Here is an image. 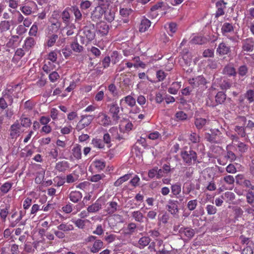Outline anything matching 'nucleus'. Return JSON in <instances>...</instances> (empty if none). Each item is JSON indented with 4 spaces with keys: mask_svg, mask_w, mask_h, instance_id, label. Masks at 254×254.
I'll return each instance as SVG.
<instances>
[{
    "mask_svg": "<svg viewBox=\"0 0 254 254\" xmlns=\"http://www.w3.org/2000/svg\"><path fill=\"white\" fill-rule=\"evenodd\" d=\"M187 147L184 148L180 153V156L184 163L189 166L194 164L200 163V162L197 159L196 152L191 148H190L189 150H187Z\"/></svg>",
    "mask_w": 254,
    "mask_h": 254,
    "instance_id": "nucleus-1",
    "label": "nucleus"
},
{
    "mask_svg": "<svg viewBox=\"0 0 254 254\" xmlns=\"http://www.w3.org/2000/svg\"><path fill=\"white\" fill-rule=\"evenodd\" d=\"M21 90L19 84L9 85L6 88L4 89L2 94L5 99H6L10 104H12L13 102L14 98H18L19 94Z\"/></svg>",
    "mask_w": 254,
    "mask_h": 254,
    "instance_id": "nucleus-2",
    "label": "nucleus"
},
{
    "mask_svg": "<svg viewBox=\"0 0 254 254\" xmlns=\"http://www.w3.org/2000/svg\"><path fill=\"white\" fill-rule=\"evenodd\" d=\"M226 99V95L222 91L218 92L215 96V101L210 97L206 100V105L209 107H214L224 103Z\"/></svg>",
    "mask_w": 254,
    "mask_h": 254,
    "instance_id": "nucleus-3",
    "label": "nucleus"
},
{
    "mask_svg": "<svg viewBox=\"0 0 254 254\" xmlns=\"http://www.w3.org/2000/svg\"><path fill=\"white\" fill-rule=\"evenodd\" d=\"M94 119L93 115H82L76 126L77 129L80 130L88 126Z\"/></svg>",
    "mask_w": 254,
    "mask_h": 254,
    "instance_id": "nucleus-4",
    "label": "nucleus"
},
{
    "mask_svg": "<svg viewBox=\"0 0 254 254\" xmlns=\"http://www.w3.org/2000/svg\"><path fill=\"white\" fill-rule=\"evenodd\" d=\"M216 54L219 56L230 55L231 53V47L224 41H222L216 48Z\"/></svg>",
    "mask_w": 254,
    "mask_h": 254,
    "instance_id": "nucleus-5",
    "label": "nucleus"
},
{
    "mask_svg": "<svg viewBox=\"0 0 254 254\" xmlns=\"http://www.w3.org/2000/svg\"><path fill=\"white\" fill-rule=\"evenodd\" d=\"M254 48V40L253 38H249L242 41V51L245 54H248L249 52H252Z\"/></svg>",
    "mask_w": 254,
    "mask_h": 254,
    "instance_id": "nucleus-6",
    "label": "nucleus"
},
{
    "mask_svg": "<svg viewBox=\"0 0 254 254\" xmlns=\"http://www.w3.org/2000/svg\"><path fill=\"white\" fill-rule=\"evenodd\" d=\"M21 126L18 121H16L11 125L9 131H10V137L13 139H16L20 134Z\"/></svg>",
    "mask_w": 254,
    "mask_h": 254,
    "instance_id": "nucleus-7",
    "label": "nucleus"
},
{
    "mask_svg": "<svg viewBox=\"0 0 254 254\" xmlns=\"http://www.w3.org/2000/svg\"><path fill=\"white\" fill-rule=\"evenodd\" d=\"M83 34L88 42L93 40L95 37V29L94 25L84 27L83 29Z\"/></svg>",
    "mask_w": 254,
    "mask_h": 254,
    "instance_id": "nucleus-8",
    "label": "nucleus"
},
{
    "mask_svg": "<svg viewBox=\"0 0 254 254\" xmlns=\"http://www.w3.org/2000/svg\"><path fill=\"white\" fill-rule=\"evenodd\" d=\"M109 108V112L112 114L113 121L117 122L120 117L119 115L120 108L118 104L116 103H113L108 105Z\"/></svg>",
    "mask_w": 254,
    "mask_h": 254,
    "instance_id": "nucleus-9",
    "label": "nucleus"
},
{
    "mask_svg": "<svg viewBox=\"0 0 254 254\" xmlns=\"http://www.w3.org/2000/svg\"><path fill=\"white\" fill-rule=\"evenodd\" d=\"M189 83L193 88H196L200 86L205 85L206 83V81L202 75H199L195 78L190 79Z\"/></svg>",
    "mask_w": 254,
    "mask_h": 254,
    "instance_id": "nucleus-10",
    "label": "nucleus"
},
{
    "mask_svg": "<svg viewBox=\"0 0 254 254\" xmlns=\"http://www.w3.org/2000/svg\"><path fill=\"white\" fill-rule=\"evenodd\" d=\"M136 104V100L131 95H127L120 100V105L121 108L127 105L130 107H133Z\"/></svg>",
    "mask_w": 254,
    "mask_h": 254,
    "instance_id": "nucleus-11",
    "label": "nucleus"
},
{
    "mask_svg": "<svg viewBox=\"0 0 254 254\" xmlns=\"http://www.w3.org/2000/svg\"><path fill=\"white\" fill-rule=\"evenodd\" d=\"M109 26L105 22L101 21L96 24V31L101 36L107 35L109 31Z\"/></svg>",
    "mask_w": 254,
    "mask_h": 254,
    "instance_id": "nucleus-12",
    "label": "nucleus"
},
{
    "mask_svg": "<svg viewBox=\"0 0 254 254\" xmlns=\"http://www.w3.org/2000/svg\"><path fill=\"white\" fill-rule=\"evenodd\" d=\"M178 201L173 199H169L168 204L166 206L168 211L172 214L176 215L179 212Z\"/></svg>",
    "mask_w": 254,
    "mask_h": 254,
    "instance_id": "nucleus-13",
    "label": "nucleus"
},
{
    "mask_svg": "<svg viewBox=\"0 0 254 254\" xmlns=\"http://www.w3.org/2000/svg\"><path fill=\"white\" fill-rule=\"evenodd\" d=\"M8 11L12 14V19H13V21L15 23L14 24V26L21 23L24 20V16L19 11L12 10L11 9H8Z\"/></svg>",
    "mask_w": 254,
    "mask_h": 254,
    "instance_id": "nucleus-14",
    "label": "nucleus"
},
{
    "mask_svg": "<svg viewBox=\"0 0 254 254\" xmlns=\"http://www.w3.org/2000/svg\"><path fill=\"white\" fill-rule=\"evenodd\" d=\"M97 119L98 123L104 127H107L111 125V119L106 114L100 113L98 115Z\"/></svg>",
    "mask_w": 254,
    "mask_h": 254,
    "instance_id": "nucleus-15",
    "label": "nucleus"
},
{
    "mask_svg": "<svg viewBox=\"0 0 254 254\" xmlns=\"http://www.w3.org/2000/svg\"><path fill=\"white\" fill-rule=\"evenodd\" d=\"M27 51L24 48H17L15 52L13 57L12 59V62L15 64H17L21 58L24 56Z\"/></svg>",
    "mask_w": 254,
    "mask_h": 254,
    "instance_id": "nucleus-16",
    "label": "nucleus"
},
{
    "mask_svg": "<svg viewBox=\"0 0 254 254\" xmlns=\"http://www.w3.org/2000/svg\"><path fill=\"white\" fill-rule=\"evenodd\" d=\"M8 219L9 223V226L12 228L15 227L20 222L17 216V211L15 209L12 210Z\"/></svg>",
    "mask_w": 254,
    "mask_h": 254,
    "instance_id": "nucleus-17",
    "label": "nucleus"
},
{
    "mask_svg": "<svg viewBox=\"0 0 254 254\" xmlns=\"http://www.w3.org/2000/svg\"><path fill=\"white\" fill-rule=\"evenodd\" d=\"M70 167L69 163L65 160L59 161L55 166V170L59 172L64 173Z\"/></svg>",
    "mask_w": 254,
    "mask_h": 254,
    "instance_id": "nucleus-18",
    "label": "nucleus"
},
{
    "mask_svg": "<svg viewBox=\"0 0 254 254\" xmlns=\"http://www.w3.org/2000/svg\"><path fill=\"white\" fill-rule=\"evenodd\" d=\"M104 8L101 6L96 7L91 13V18L93 21L99 20L104 14Z\"/></svg>",
    "mask_w": 254,
    "mask_h": 254,
    "instance_id": "nucleus-19",
    "label": "nucleus"
},
{
    "mask_svg": "<svg viewBox=\"0 0 254 254\" xmlns=\"http://www.w3.org/2000/svg\"><path fill=\"white\" fill-rule=\"evenodd\" d=\"M68 197L71 201L76 203L81 200L82 197V194L79 191L73 190L69 193Z\"/></svg>",
    "mask_w": 254,
    "mask_h": 254,
    "instance_id": "nucleus-20",
    "label": "nucleus"
},
{
    "mask_svg": "<svg viewBox=\"0 0 254 254\" xmlns=\"http://www.w3.org/2000/svg\"><path fill=\"white\" fill-rule=\"evenodd\" d=\"M227 2L223 0L219 1L216 2V6L217 10L216 12V16L219 17L224 14V9L226 7Z\"/></svg>",
    "mask_w": 254,
    "mask_h": 254,
    "instance_id": "nucleus-21",
    "label": "nucleus"
},
{
    "mask_svg": "<svg viewBox=\"0 0 254 254\" xmlns=\"http://www.w3.org/2000/svg\"><path fill=\"white\" fill-rule=\"evenodd\" d=\"M13 19L11 20H3L0 22V31L4 32L9 30L11 26H14Z\"/></svg>",
    "mask_w": 254,
    "mask_h": 254,
    "instance_id": "nucleus-22",
    "label": "nucleus"
},
{
    "mask_svg": "<svg viewBox=\"0 0 254 254\" xmlns=\"http://www.w3.org/2000/svg\"><path fill=\"white\" fill-rule=\"evenodd\" d=\"M36 5L34 2H30L28 4L21 6L20 7V11L25 15H30L33 11V7Z\"/></svg>",
    "mask_w": 254,
    "mask_h": 254,
    "instance_id": "nucleus-23",
    "label": "nucleus"
},
{
    "mask_svg": "<svg viewBox=\"0 0 254 254\" xmlns=\"http://www.w3.org/2000/svg\"><path fill=\"white\" fill-rule=\"evenodd\" d=\"M151 24V21L144 17L141 20L139 24V31L141 33L145 32L150 27Z\"/></svg>",
    "mask_w": 254,
    "mask_h": 254,
    "instance_id": "nucleus-24",
    "label": "nucleus"
},
{
    "mask_svg": "<svg viewBox=\"0 0 254 254\" xmlns=\"http://www.w3.org/2000/svg\"><path fill=\"white\" fill-rule=\"evenodd\" d=\"M179 232L181 236H184L189 239L191 238L194 235V230L189 227H181Z\"/></svg>",
    "mask_w": 254,
    "mask_h": 254,
    "instance_id": "nucleus-25",
    "label": "nucleus"
},
{
    "mask_svg": "<svg viewBox=\"0 0 254 254\" xmlns=\"http://www.w3.org/2000/svg\"><path fill=\"white\" fill-rule=\"evenodd\" d=\"M35 44L36 42L35 39L32 37H28L25 40L24 45L22 47L26 51L28 52L31 49L34 47Z\"/></svg>",
    "mask_w": 254,
    "mask_h": 254,
    "instance_id": "nucleus-26",
    "label": "nucleus"
},
{
    "mask_svg": "<svg viewBox=\"0 0 254 254\" xmlns=\"http://www.w3.org/2000/svg\"><path fill=\"white\" fill-rule=\"evenodd\" d=\"M131 216L135 221L139 223L144 222L145 216L140 210H136L131 213Z\"/></svg>",
    "mask_w": 254,
    "mask_h": 254,
    "instance_id": "nucleus-27",
    "label": "nucleus"
},
{
    "mask_svg": "<svg viewBox=\"0 0 254 254\" xmlns=\"http://www.w3.org/2000/svg\"><path fill=\"white\" fill-rule=\"evenodd\" d=\"M118 207V203L113 200L107 203L106 210L109 214H112L117 211Z\"/></svg>",
    "mask_w": 254,
    "mask_h": 254,
    "instance_id": "nucleus-28",
    "label": "nucleus"
},
{
    "mask_svg": "<svg viewBox=\"0 0 254 254\" xmlns=\"http://www.w3.org/2000/svg\"><path fill=\"white\" fill-rule=\"evenodd\" d=\"M209 120L208 119L197 117L195 118L194 125L196 128L198 130L202 129L207 123Z\"/></svg>",
    "mask_w": 254,
    "mask_h": 254,
    "instance_id": "nucleus-29",
    "label": "nucleus"
},
{
    "mask_svg": "<svg viewBox=\"0 0 254 254\" xmlns=\"http://www.w3.org/2000/svg\"><path fill=\"white\" fill-rule=\"evenodd\" d=\"M171 192L177 198H179L180 201L183 200V196H178L181 192V185L179 183H176L171 186Z\"/></svg>",
    "mask_w": 254,
    "mask_h": 254,
    "instance_id": "nucleus-30",
    "label": "nucleus"
},
{
    "mask_svg": "<svg viewBox=\"0 0 254 254\" xmlns=\"http://www.w3.org/2000/svg\"><path fill=\"white\" fill-rule=\"evenodd\" d=\"M103 243L100 240H96L94 242L92 247L90 248V251L92 253H98L103 248Z\"/></svg>",
    "mask_w": 254,
    "mask_h": 254,
    "instance_id": "nucleus-31",
    "label": "nucleus"
},
{
    "mask_svg": "<svg viewBox=\"0 0 254 254\" xmlns=\"http://www.w3.org/2000/svg\"><path fill=\"white\" fill-rule=\"evenodd\" d=\"M223 73L230 77L235 76L237 74L236 69L231 64H227L224 67Z\"/></svg>",
    "mask_w": 254,
    "mask_h": 254,
    "instance_id": "nucleus-32",
    "label": "nucleus"
},
{
    "mask_svg": "<svg viewBox=\"0 0 254 254\" xmlns=\"http://www.w3.org/2000/svg\"><path fill=\"white\" fill-rule=\"evenodd\" d=\"M181 86V82H174L168 89V92L171 94H177Z\"/></svg>",
    "mask_w": 254,
    "mask_h": 254,
    "instance_id": "nucleus-33",
    "label": "nucleus"
},
{
    "mask_svg": "<svg viewBox=\"0 0 254 254\" xmlns=\"http://www.w3.org/2000/svg\"><path fill=\"white\" fill-rule=\"evenodd\" d=\"M72 155L77 160L81 159V146L76 144L72 149Z\"/></svg>",
    "mask_w": 254,
    "mask_h": 254,
    "instance_id": "nucleus-34",
    "label": "nucleus"
},
{
    "mask_svg": "<svg viewBox=\"0 0 254 254\" xmlns=\"http://www.w3.org/2000/svg\"><path fill=\"white\" fill-rule=\"evenodd\" d=\"M234 30L233 25L230 23H224L221 27V32L223 36H226L228 33L233 32Z\"/></svg>",
    "mask_w": 254,
    "mask_h": 254,
    "instance_id": "nucleus-35",
    "label": "nucleus"
},
{
    "mask_svg": "<svg viewBox=\"0 0 254 254\" xmlns=\"http://www.w3.org/2000/svg\"><path fill=\"white\" fill-rule=\"evenodd\" d=\"M104 18L109 22L113 21L115 17V12L114 9H108L104 10Z\"/></svg>",
    "mask_w": 254,
    "mask_h": 254,
    "instance_id": "nucleus-36",
    "label": "nucleus"
},
{
    "mask_svg": "<svg viewBox=\"0 0 254 254\" xmlns=\"http://www.w3.org/2000/svg\"><path fill=\"white\" fill-rule=\"evenodd\" d=\"M102 208L100 202L97 200L94 203L87 207V210L90 213H95L99 211Z\"/></svg>",
    "mask_w": 254,
    "mask_h": 254,
    "instance_id": "nucleus-37",
    "label": "nucleus"
},
{
    "mask_svg": "<svg viewBox=\"0 0 254 254\" xmlns=\"http://www.w3.org/2000/svg\"><path fill=\"white\" fill-rule=\"evenodd\" d=\"M92 165L98 172H100L105 168L106 163L103 160L96 159L92 162Z\"/></svg>",
    "mask_w": 254,
    "mask_h": 254,
    "instance_id": "nucleus-38",
    "label": "nucleus"
},
{
    "mask_svg": "<svg viewBox=\"0 0 254 254\" xmlns=\"http://www.w3.org/2000/svg\"><path fill=\"white\" fill-rule=\"evenodd\" d=\"M73 223L75 224L76 227L79 229H83L87 223H89L90 221L88 219H82L78 218L76 220H72Z\"/></svg>",
    "mask_w": 254,
    "mask_h": 254,
    "instance_id": "nucleus-39",
    "label": "nucleus"
},
{
    "mask_svg": "<svg viewBox=\"0 0 254 254\" xmlns=\"http://www.w3.org/2000/svg\"><path fill=\"white\" fill-rule=\"evenodd\" d=\"M20 126L26 128L30 127L32 124L30 118L26 117L25 115L22 114L20 118Z\"/></svg>",
    "mask_w": 254,
    "mask_h": 254,
    "instance_id": "nucleus-40",
    "label": "nucleus"
},
{
    "mask_svg": "<svg viewBox=\"0 0 254 254\" xmlns=\"http://www.w3.org/2000/svg\"><path fill=\"white\" fill-rule=\"evenodd\" d=\"M57 228L59 230L62 231L64 232L72 231L74 229V227L72 224L65 222L62 223L60 225H58Z\"/></svg>",
    "mask_w": 254,
    "mask_h": 254,
    "instance_id": "nucleus-41",
    "label": "nucleus"
},
{
    "mask_svg": "<svg viewBox=\"0 0 254 254\" xmlns=\"http://www.w3.org/2000/svg\"><path fill=\"white\" fill-rule=\"evenodd\" d=\"M10 208L9 205H6L4 207L0 209V217L2 222L6 221L7 216L9 213Z\"/></svg>",
    "mask_w": 254,
    "mask_h": 254,
    "instance_id": "nucleus-42",
    "label": "nucleus"
},
{
    "mask_svg": "<svg viewBox=\"0 0 254 254\" xmlns=\"http://www.w3.org/2000/svg\"><path fill=\"white\" fill-rule=\"evenodd\" d=\"M91 144L94 147L98 148L100 149H103L105 148L104 142L103 140L99 138H94L92 139Z\"/></svg>",
    "mask_w": 254,
    "mask_h": 254,
    "instance_id": "nucleus-43",
    "label": "nucleus"
},
{
    "mask_svg": "<svg viewBox=\"0 0 254 254\" xmlns=\"http://www.w3.org/2000/svg\"><path fill=\"white\" fill-rule=\"evenodd\" d=\"M58 39V35L57 34H52L47 37L46 44L48 47H53L56 43Z\"/></svg>",
    "mask_w": 254,
    "mask_h": 254,
    "instance_id": "nucleus-44",
    "label": "nucleus"
},
{
    "mask_svg": "<svg viewBox=\"0 0 254 254\" xmlns=\"http://www.w3.org/2000/svg\"><path fill=\"white\" fill-rule=\"evenodd\" d=\"M165 27L167 29L168 34L170 36H172L173 34L175 33L177 29V24L174 22L167 23Z\"/></svg>",
    "mask_w": 254,
    "mask_h": 254,
    "instance_id": "nucleus-45",
    "label": "nucleus"
},
{
    "mask_svg": "<svg viewBox=\"0 0 254 254\" xmlns=\"http://www.w3.org/2000/svg\"><path fill=\"white\" fill-rule=\"evenodd\" d=\"M234 145L238 148L239 152L241 153H246L249 148V146L248 144L240 141H239L237 144L234 143Z\"/></svg>",
    "mask_w": 254,
    "mask_h": 254,
    "instance_id": "nucleus-46",
    "label": "nucleus"
},
{
    "mask_svg": "<svg viewBox=\"0 0 254 254\" xmlns=\"http://www.w3.org/2000/svg\"><path fill=\"white\" fill-rule=\"evenodd\" d=\"M131 176V174H127L121 177L114 183V186L116 187H119L123 183L128 180L130 178Z\"/></svg>",
    "mask_w": 254,
    "mask_h": 254,
    "instance_id": "nucleus-47",
    "label": "nucleus"
},
{
    "mask_svg": "<svg viewBox=\"0 0 254 254\" xmlns=\"http://www.w3.org/2000/svg\"><path fill=\"white\" fill-rule=\"evenodd\" d=\"M246 129V128L244 127L239 126H236L234 128V130L237 132V135L241 137H245L247 136Z\"/></svg>",
    "mask_w": 254,
    "mask_h": 254,
    "instance_id": "nucleus-48",
    "label": "nucleus"
},
{
    "mask_svg": "<svg viewBox=\"0 0 254 254\" xmlns=\"http://www.w3.org/2000/svg\"><path fill=\"white\" fill-rule=\"evenodd\" d=\"M55 67L56 66L53 63L48 61L47 62H45V64L43 65L42 68L44 72L46 73H49L53 70L55 68Z\"/></svg>",
    "mask_w": 254,
    "mask_h": 254,
    "instance_id": "nucleus-49",
    "label": "nucleus"
},
{
    "mask_svg": "<svg viewBox=\"0 0 254 254\" xmlns=\"http://www.w3.org/2000/svg\"><path fill=\"white\" fill-rule=\"evenodd\" d=\"M12 185V183L6 182L1 186L0 190L3 194H6L11 190Z\"/></svg>",
    "mask_w": 254,
    "mask_h": 254,
    "instance_id": "nucleus-50",
    "label": "nucleus"
},
{
    "mask_svg": "<svg viewBox=\"0 0 254 254\" xmlns=\"http://www.w3.org/2000/svg\"><path fill=\"white\" fill-rule=\"evenodd\" d=\"M165 4L163 2H159L152 6L150 9L152 15L156 14V11H162V7H164Z\"/></svg>",
    "mask_w": 254,
    "mask_h": 254,
    "instance_id": "nucleus-51",
    "label": "nucleus"
},
{
    "mask_svg": "<svg viewBox=\"0 0 254 254\" xmlns=\"http://www.w3.org/2000/svg\"><path fill=\"white\" fill-rule=\"evenodd\" d=\"M151 239L149 237H142L138 241V244L140 249H143L147 246L150 242Z\"/></svg>",
    "mask_w": 254,
    "mask_h": 254,
    "instance_id": "nucleus-52",
    "label": "nucleus"
},
{
    "mask_svg": "<svg viewBox=\"0 0 254 254\" xmlns=\"http://www.w3.org/2000/svg\"><path fill=\"white\" fill-rule=\"evenodd\" d=\"M61 17L65 25L70 23V15L67 8L65 9L63 11L61 14Z\"/></svg>",
    "mask_w": 254,
    "mask_h": 254,
    "instance_id": "nucleus-53",
    "label": "nucleus"
},
{
    "mask_svg": "<svg viewBox=\"0 0 254 254\" xmlns=\"http://www.w3.org/2000/svg\"><path fill=\"white\" fill-rule=\"evenodd\" d=\"M137 228L136 224L135 223L131 222L128 224L126 231L125 232L126 235H131L135 232Z\"/></svg>",
    "mask_w": 254,
    "mask_h": 254,
    "instance_id": "nucleus-54",
    "label": "nucleus"
},
{
    "mask_svg": "<svg viewBox=\"0 0 254 254\" xmlns=\"http://www.w3.org/2000/svg\"><path fill=\"white\" fill-rule=\"evenodd\" d=\"M244 97L248 101L249 103L254 102V90L249 89L244 94Z\"/></svg>",
    "mask_w": 254,
    "mask_h": 254,
    "instance_id": "nucleus-55",
    "label": "nucleus"
},
{
    "mask_svg": "<svg viewBox=\"0 0 254 254\" xmlns=\"http://www.w3.org/2000/svg\"><path fill=\"white\" fill-rule=\"evenodd\" d=\"M246 201L250 205H254V193L249 190L245 195Z\"/></svg>",
    "mask_w": 254,
    "mask_h": 254,
    "instance_id": "nucleus-56",
    "label": "nucleus"
},
{
    "mask_svg": "<svg viewBox=\"0 0 254 254\" xmlns=\"http://www.w3.org/2000/svg\"><path fill=\"white\" fill-rule=\"evenodd\" d=\"M248 72V67L246 65H242L238 68V73L240 77H243L247 75Z\"/></svg>",
    "mask_w": 254,
    "mask_h": 254,
    "instance_id": "nucleus-57",
    "label": "nucleus"
},
{
    "mask_svg": "<svg viewBox=\"0 0 254 254\" xmlns=\"http://www.w3.org/2000/svg\"><path fill=\"white\" fill-rule=\"evenodd\" d=\"M65 28L67 30L66 34L67 36H71L74 33V30L76 29L74 24L71 22L65 25Z\"/></svg>",
    "mask_w": 254,
    "mask_h": 254,
    "instance_id": "nucleus-58",
    "label": "nucleus"
},
{
    "mask_svg": "<svg viewBox=\"0 0 254 254\" xmlns=\"http://www.w3.org/2000/svg\"><path fill=\"white\" fill-rule=\"evenodd\" d=\"M232 210L235 218L237 219L242 216L244 211L240 207L233 206L232 207Z\"/></svg>",
    "mask_w": 254,
    "mask_h": 254,
    "instance_id": "nucleus-59",
    "label": "nucleus"
},
{
    "mask_svg": "<svg viewBox=\"0 0 254 254\" xmlns=\"http://www.w3.org/2000/svg\"><path fill=\"white\" fill-rule=\"evenodd\" d=\"M71 48L75 52L80 53L83 50V47L80 45L77 40L71 44Z\"/></svg>",
    "mask_w": 254,
    "mask_h": 254,
    "instance_id": "nucleus-60",
    "label": "nucleus"
},
{
    "mask_svg": "<svg viewBox=\"0 0 254 254\" xmlns=\"http://www.w3.org/2000/svg\"><path fill=\"white\" fill-rule=\"evenodd\" d=\"M71 11L73 12L75 17V21H79L81 19L82 14L79 10V8L76 6H73L71 7Z\"/></svg>",
    "mask_w": 254,
    "mask_h": 254,
    "instance_id": "nucleus-61",
    "label": "nucleus"
},
{
    "mask_svg": "<svg viewBox=\"0 0 254 254\" xmlns=\"http://www.w3.org/2000/svg\"><path fill=\"white\" fill-rule=\"evenodd\" d=\"M205 41V38L202 36H197L194 37L191 40V43L194 44L201 45Z\"/></svg>",
    "mask_w": 254,
    "mask_h": 254,
    "instance_id": "nucleus-62",
    "label": "nucleus"
},
{
    "mask_svg": "<svg viewBox=\"0 0 254 254\" xmlns=\"http://www.w3.org/2000/svg\"><path fill=\"white\" fill-rule=\"evenodd\" d=\"M75 171L72 174L67 175L66 177V182L67 183H72L76 181L78 179V176L75 174Z\"/></svg>",
    "mask_w": 254,
    "mask_h": 254,
    "instance_id": "nucleus-63",
    "label": "nucleus"
},
{
    "mask_svg": "<svg viewBox=\"0 0 254 254\" xmlns=\"http://www.w3.org/2000/svg\"><path fill=\"white\" fill-rule=\"evenodd\" d=\"M103 142H104V144H106L107 145L108 148L112 146L111 137L108 132H106L104 134L103 137Z\"/></svg>",
    "mask_w": 254,
    "mask_h": 254,
    "instance_id": "nucleus-64",
    "label": "nucleus"
}]
</instances>
